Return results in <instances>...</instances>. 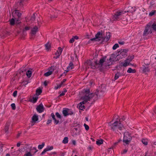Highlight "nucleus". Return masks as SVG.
Instances as JSON below:
<instances>
[{
	"label": "nucleus",
	"instance_id": "42",
	"mask_svg": "<svg viewBox=\"0 0 156 156\" xmlns=\"http://www.w3.org/2000/svg\"><path fill=\"white\" fill-rule=\"evenodd\" d=\"M30 29V27L29 26H26L23 30V32L25 33V31L29 30Z\"/></svg>",
	"mask_w": 156,
	"mask_h": 156
},
{
	"label": "nucleus",
	"instance_id": "36",
	"mask_svg": "<svg viewBox=\"0 0 156 156\" xmlns=\"http://www.w3.org/2000/svg\"><path fill=\"white\" fill-rule=\"evenodd\" d=\"M103 141L104 140L102 139L100 140H98L96 141V144L98 145H100L103 143Z\"/></svg>",
	"mask_w": 156,
	"mask_h": 156
},
{
	"label": "nucleus",
	"instance_id": "23",
	"mask_svg": "<svg viewBox=\"0 0 156 156\" xmlns=\"http://www.w3.org/2000/svg\"><path fill=\"white\" fill-rule=\"evenodd\" d=\"M134 56L133 55L129 56L128 58L126 59V61H127L129 63H130V62L132 61V60L134 58Z\"/></svg>",
	"mask_w": 156,
	"mask_h": 156
},
{
	"label": "nucleus",
	"instance_id": "31",
	"mask_svg": "<svg viewBox=\"0 0 156 156\" xmlns=\"http://www.w3.org/2000/svg\"><path fill=\"white\" fill-rule=\"evenodd\" d=\"M84 92L85 93V94L84 97H85L86 96L88 97V96H89V95H90V89H88L84 91Z\"/></svg>",
	"mask_w": 156,
	"mask_h": 156
},
{
	"label": "nucleus",
	"instance_id": "51",
	"mask_svg": "<svg viewBox=\"0 0 156 156\" xmlns=\"http://www.w3.org/2000/svg\"><path fill=\"white\" fill-rule=\"evenodd\" d=\"M11 106L12 110H15L16 109V105L14 103L12 104Z\"/></svg>",
	"mask_w": 156,
	"mask_h": 156
},
{
	"label": "nucleus",
	"instance_id": "59",
	"mask_svg": "<svg viewBox=\"0 0 156 156\" xmlns=\"http://www.w3.org/2000/svg\"><path fill=\"white\" fill-rule=\"evenodd\" d=\"M31 150H34V154H35L38 151V150L36 149V147H33V149H31Z\"/></svg>",
	"mask_w": 156,
	"mask_h": 156
},
{
	"label": "nucleus",
	"instance_id": "17",
	"mask_svg": "<svg viewBox=\"0 0 156 156\" xmlns=\"http://www.w3.org/2000/svg\"><path fill=\"white\" fill-rule=\"evenodd\" d=\"M129 9V10L127 11H126V12H130L133 13L136 10V8L135 7H129L128 8Z\"/></svg>",
	"mask_w": 156,
	"mask_h": 156
},
{
	"label": "nucleus",
	"instance_id": "20",
	"mask_svg": "<svg viewBox=\"0 0 156 156\" xmlns=\"http://www.w3.org/2000/svg\"><path fill=\"white\" fill-rule=\"evenodd\" d=\"M38 116L35 114H34L32 117V122L35 123L38 120Z\"/></svg>",
	"mask_w": 156,
	"mask_h": 156
},
{
	"label": "nucleus",
	"instance_id": "43",
	"mask_svg": "<svg viewBox=\"0 0 156 156\" xmlns=\"http://www.w3.org/2000/svg\"><path fill=\"white\" fill-rule=\"evenodd\" d=\"M55 115L57 118L59 119H61L62 117L60 114L58 112H56L55 113Z\"/></svg>",
	"mask_w": 156,
	"mask_h": 156
},
{
	"label": "nucleus",
	"instance_id": "15",
	"mask_svg": "<svg viewBox=\"0 0 156 156\" xmlns=\"http://www.w3.org/2000/svg\"><path fill=\"white\" fill-rule=\"evenodd\" d=\"M51 116L53 119L54 121V123L55 125H57L59 123V121L58 120H57L55 117V115L53 113L51 114Z\"/></svg>",
	"mask_w": 156,
	"mask_h": 156
},
{
	"label": "nucleus",
	"instance_id": "44",
	"mask_svg": "<svg viewBox=\"0 0 156 156\" xmlns=\"http://www.w3.org/2000/svg\"><path fill=\"white\" fill-rule=\"evenodd\" d=\"M119 47V45L118 44L116 43L112 47V49L114 50H115L117 48Z\"/></svg>",
	"mask_w": 156,
	"mask_h": 156
},
{
	"label": "nucleus",
	"instance_id": "28",
	"mask_svg": "<svg viewBox=\"0 0 156 156\" xmlns=\"http://www.w3.org/2000/svg\"><path fill=\"white\" fill-rule=\"evenodd\" d=\"M45 46L46 49L48 51L51 47V44L49 42H48L45 45Z\"/></svg>",
	"mask_w": 156,
	"mask_h": 156
},
{
	"label": "nucleus",
	"instance_id": "25",
	"mask_svg": "<svg viewBox=\"0 0 156 156\" xmlns=\"http://www.w3.org/2000/svg\"><path fill=\"white\" fill-rule=\"evenodd\" d=\"M42 92V90L40 88L37 89L36 91V94L37 96L40 95Z\"/></svg>",
	"mask_w": 156,
	"mask_h": 156
},
{
	"label": "nucleus",
	"instance_id": "8",
	"mask_svg": "<svg viewBox=\"0 0 156 156\" xmlns=\"http://www.w3.org/2000/svg\"><path fill=\"white\" fill-rule=\"evenodd\" d=\"M22 14L19 12L18 10H15L12 13V17L16 20L17 21H19L21 20Z\"/></svg>",
	"mask_w": 156,
	"mask_h": 156
},
{
	"label": "nucleus",
	"instance_id": "53",
	"mask_svg": "<svg viewBox=\"0 0 156 156\" xmlns=\"http://www.w3.org/2000/svg\"><path fill=\"white\" fill-rule=\"evenodd\" d=\"M62 86L60 84L59 85H57L56 86H55V90H57L58 88H60Z\"/></svg>",
	"mask_w": 156,
	"mask_h": 156
},
{
	"label": "nucleus",
	"instance_id": "18",
	"mask_svg": "<svg viewBox=\"0 0 156 156\" xmlns=\"http://www.w3.org/2000/svg\"><path fill=\"white\" fill-rule=\"evenodd\" d=\"M122 75L120 72H117L116 73H115V77L114 78V81H115L118 79L119 77L122 75Z\"/></svg>",
	"mask_w": 156,
	"mask_h": 156
},
{
	"label": "nucleus",
	"instance_id": "34",
	"mask_svg": "<svg viewBox=\"0 0 156 156\" xmlns=\"http://www.w3.org/2000/svg\"><path fill=\"white\" fill-rule=\"evenodd\" d=\"M151 27L154 30L156 31V23L155 22H154L152 24H151Z\"/></svg>",
	"mask_w": 156,
	"mask_h": 156
},
{
	"label": "nucleus",
	"instance_id": "33",
	"mask_svg": "<svg viewBox=\"0 0 156 156\" xmlns=\"http://www.w3.org/2000/svg\"><path fill=\"white\" fill-rule=\"evenodd\" d=\"M53 149V147L52 146H48L46 148H45V149L46 151H49L51 150H52Z\"/></svg>",
	"mask_w": 156,
	"mask_h": 156
},
{
	"label": "nucleus",
	"instance_id": "13",
	"mask_svg": "<svg viewBox=\"0 0 156 156\" xmlns=\"http://www.w3.org/2000/svg\"><path fill=\"white\" fill-rule=\"evenodd\" d=\"M82 99L83 101L79 103L80 104L81 106V105L86 103L88 101H89V98L87 96L83 97Z\"/></svg>",
	"mask_w": 156,
	"mask_h": 156
},
{
	"label": "nucleus",
	"instance_id": "55",
	"mask_svg": "<svg viewBox=\"0 0 156 156\" xmlns=\"http://www.w3.org/2000/svg\"><path fill=\"white\" fill-rule=\"evenodd\" d=\"M128 151V150L126 149H125L123 150L122 152H121V154H126Z\"/></svg>",
	"mask_w": 156,
	"mask_h": 156
},
{
	"label": "nucleus",
	"instance_id": "37",
	"mask_svg": "<svg viewBox=\"0 0 156 156\" xmlns=\"http://www.w3.org/2000/svg\"><path fill=\"white\" fill-rule=\"evenodd\" d=\"M142 142L143 144L145 145H147L148 144V140L146 139H142Z\"/></svg>",
	"mask_w": 156,
	"mask_h": 156
},
{
	"label": "nucleus",
	"instance_id": "45",
	"mask_svg": "<svg viewBox=\"0 0 156 156\" xmlns=\"http://www.w3.org/2000/svg\"><path fill=\"white\" fill-rule=\"evenodd\" d=\"M122 140L121 139H119L118 140V142H115L114 143L113 145L112 146V147H115Z\"/></svg>",
	"mask_w": 156,
	"mask_h": 156
},
{
	"label": "nucleus",
	"instance_id": "16",
	"mask_svg": "<svg viewBox=\"0 0 156 156\" xmlns=\"http://www.w3.org/2000/svg\"><path fill=\"white\" fill-rule=\"evenodd\" d=\"M111 36V33L110 32H107L106 37H103V38H105V41H108L110 38Z\"/></svg>",
	"mask_w": 156,
	"mask_h": 156
},
{
	"label": "nucleus",
	"instance_id": "12",
	"mask_svg": "<svg viewBox=\"0 0 156 156\" xmlns=\"http://www.w3.org/2000/svg\"><path fill=\"white\" fill-rule=\"evenodd\" d=\"M113 57L112 58V56H111L109 59H107L106 61V63L105 64V66L107 67V66H109L112 65V63L110 64V62H113Z\"/></svg>",
	"mask_w": 156,
	"mask_h": 156
},
{
	"label": "nucleus",
	"instance_id": "61",
	"mask_svg": "<svg viewBox=\"0 0 156 156\" xmlns=\"http://www.w3.org/2000/svg\"><path fill=\"white\" fill-rule=\"evenodd\" d=\"M119 118V116L118 115H115L113 116L114 119H118Z\"/></svg>",
	"mask_w": 156,
	"mask_h": 156
},
{
	"label": "nucleus",
	"instance_id": "60",
	"mask_svg": "<svg viewBox=\"0 0 156 156\" xmlns=\"http://www.w3.org/2000/svg\"><path fill=\"white\" fill-rule=\"evenodd\" d=\"M66 80V79H64L61 82V83H60V84L62 85L63 84V83L65 82Z\"/></svg>",
	"mask_w": 156,
	"mask_h": 156
},
{
	"label": "nucleus",
	"instance_id": "62",
	"mask_svg": "<svg viewBox=\"0 0 156 156\" xmlns=\"http://www.w3.org/2000/svg\"><path fill=\"white\" fill-rule=\"evenodd\" d=\"M52 122V120L51 119H48L47 120V124L48 125L50 123H51Z\"/></svg>",
	"mask_w": 156,
	"mask_h": 156
},
{
	"label": "nucleus",
	"instance_id": "27",
	"mask_svg": "<svg viewBox=\"0 0 156 156\" xmlns=\"http://www.w3.org/2000/svg\"><path fill=\"white\" fill-rule=\"evenodd\" d=\"M136 70L135 69H132L131 68H129L127 71V72L129 73H135L136 72Z\"/></svg>",
	"mask_w": 156,
	"mask_h": 156
},
{
	"label": "nucleus",
	"instance_id": "46",
	"mask_svg": "<svg viewBox=\"0 0 156 156\" xmlns=\"http://www.w3.org/2000/svg\"><path fill=\"white\" fill-rule=\"evenodd\" d=\"M54 68V66H51L48 69L49 71H52V73L55 70Z\"/></svg>",
	"mask_w": 156,
	"mask_h": 156
},
{
	"label": "nucleus",
	"instance_id": "11",
	"mask_svg": "<svg viewBox=\"0 0 156 156\" xmlns=\"http://www.w3.org/2000/svg\"><path fill=\"white\" fill-rule=\"evenodd\" d=\"M44 107L42 104H40L36 108L37 110L39 113H41L44 110Z\"/></svg>",
	"mask_w": 156,
	"mask_h": 156
},
{
	"label": "nucleus",
	"instance_id": "4",
	"mask_svg": "<svg viewBox=\"0 0 156 156\" xmlns=\"http://www.w3.org/2000/svg\"><path fill=\"white\" fill-rule=\"evenodd\" d=\"M105 38L103 37L102 33L100 31L98 32L96 34L95 37L90 39L91 41H101L100 44H102L105 41Z\"/></svg>",
	"mask_w": 156,
	"mask_h": 156
},
{
	"label": "nucleus",
	"instance_id": "49",
	"mask_svg": "<svg viewBox=\"0 0 156 156\" xmlns=\"http://www.w3.org/2000/svg\"><path fill=\"white\" fill-rule=\"evenodd\" d=\"M24 2V1L23 0H20V2H19V4L20 7H23V3Z\"/></svg>",
	"mask_w": 156,
	"mask_h": 156
},
{
	"label": "nucleus",
	"instance_id": "24",
	"mask_svg": "<svg viewBox=\"0 0 156 156\" xmlns=\"http://www.w3.org/2000/svg\"><path fill=\"white\" fill-rule=\"evenodd\" d=\"M74 68V65L73 63L71 62L69 64V66L67 68V69L70 70L73 69Z\"/></svg>",
	"mask_w": 156,
	"mask_h": 156
},
{
	"label": "nucleus",
	"instance_id": "57",
	"mask_svg": "<svg viewBox=\"0 0 156 156\" xmlns=\"http://www.w3.org/2000/svg\"><path fill=\"white\" fill-rule=\"evenodd\" d=\"M32 155L30 152H29L28 153L26 154H24L25 156H32Z\"/></svg>",
	"mask_w": 156,
	"mask_h": 156
},
{
	"label": "nucleus",
	"instance_id": "41",
	"mask_svg": "<svg viewBox=\"0 0 156 156\" xmlns=\"http://www.w3.org/2000/svg\"><path fill=\"white\" fill-rule=\"evenodd\" d=\"M45 144L44 142L42 143L41 144H39L38 146V148L39 149H42L44 146Z\"/></svg>",
	"mask_w": 156,
	"mask_h": 156
},
{
	"label": "nucleus",
	"instance_id": "38",
	"mask_svg": "<svg viewBox=\"0 0 156 156\" xmlns=\"http://www.w3.org/2000/svg\"><path fill=\"white\" fill-rule=\"evenodd\" d=\"M143 71L144 73L149 72V69L148 67L144 66L143 69Z\"/></svg>",
	"mask_w": 156,
	"mask_h": 156
},
{
	"label": "nucleus",
	"instance_id": "56",
	"mask_svg": "<svg viewBox=\"0 0 156 156\" xmlns=\"http://www.w3.org/2000/svg\"><path fill=\"white\" fill-rule=\"evenodd\" d=\"M73 37H74L73 36ZM74 41V38L73 37L70 40L69 42L70 43H72Z\"/></svg>",
	"mask_w": 156,
	"mask_h": 156
},
{
	"label": "nucleus",
	"instance_id": "52",
	"mask_svg": "<svg viewBox=\"0 0 156 156\" xmlns=\"http://www.w3.org/2000/svg\"><path fill=\"white\" fill-rule=\"evenodd\" d=\"M84 126L85 127V129L86 130H88L89 129V126L87 125L86 124L84 123Z\"/></svg>",
	"mask_w": 156,
	"mask_h": 156
},
{
	"label": "nucleus",
	"instance_id": "3",
	"mask_svg": "<svg viewBox=\"0 0 156 156\" xmlns=\"http://www.w3.org/2000/svg\"><path fill=\"white\" fill-rule=\"evenodd\" d=\"M126 13V11L123 12L121 10H118L116 12L112 17L113 21H119L121 20L120 17L122 14Z\"/></svg>",
	"mask_w": 156,
	"mask_h": 156
},
{
	"label": "nucleus",
	"instance_id": "10",
	"mask_svg": "<svg viewBox=\"0 0 156 156\" xmlns=\"http://www.w3.org/2000/svg\"><path fill=\"white\" fill-rule=\"evenodd\" d=\"M98 92H95L94 93H91L90 94V95L88 96V97L89 98V101H90V100L93 97L96 96V100H97L98 98V95L100 96L99 94V91H98L97 90Z\"/></svg>",
	"mask_w": 156,
	"mask_h": 156
},
{
	"label": "nucleus",
	"instance_id": "5",
	"mask_svg": "<svg viewBox=\"0 0 156 156\" xmlns=\"http://www.w3.org/2000/svg\"><path fill=\"white\" fill-rule=\"evenodd\" d=\"M152 23V21H150L146 26L143 34V36H147L148 34H151L152 33V30L151 29Z\"/></svg>",
	"mask_w": 156,
	"mask_h": 156
},
{
	"label": "nucleus",
	"instance_id": "14",
	"mask_svg": "<svg viewBox=\"0 0 156 156\" xmlns=\"http://www.w3.org/2000/svg\"><path fill=\"white\" fill-rule=\"evenodd\" d=\"M69 110V109L67 108H63V110L62 111V113L64 116L66 117L67 115H69L68 112Z\"/></svg>",
	"mask_w": 156,
	"mask_h": 156
},
{
	"label": "nucleus",
	"instance_id": "19",
	"mask_svg": "<svg viewBox=\"0 0 156 156\" xmlns=\"http://www.w3.org/2000/svg\"><path fill=\"white\" fill-rule=\"evenodd\" d=\"M38 31V27L37 26L34 27L31 30L32 34L35 35Z\"/></svg>",
	"mask_w": 156,
	"mask_h": 156
},
{
	"label": "nucleus",
	"instance_id": "47",
	"mask_svg": "<svg viewBox=\"0 0 156 156\" xmlns=\"http://www.w3.org/2000/svg\"><path fill=\"white\" fill-rule=\"evenodd\" d=\"M156 10H152L149 14V16H151L154 15V13L156 12Z\"/></svg>",
	"mask_w": 156,
	"mask_h": 156
},
{
	"label": "nucleus",
	"instance_id": "6",
	"mask_svg": "<svg viewBox=\"0 0 156 156\" xmlns=\"http://www.w3.org/2000/svg\"><path fill=\"white\" fill-rule=\"evenodd\" d=\"M129 50L127 49H119L115 51V56H118L119 55L120 56H121V55L122 57L121 58H122L125 57L127 56V52Z\"/></svg>",
	"mask_w": 156,
	"mask_h": 156
},
{
	"label": "nucleus",
	"instance_id": "63",
	"mask_svg": "<svg viewBox=\"0 0 156 156\" xmlns=\"http://www.w3.org/2000/svg\"><path fill=\"white\" fill-rule=\"evenodd\" d=\"M23 71H20L19 73H16L15 75V77L17 76V75H20L21 74V73H23Z\"/></svg>",
	"mask_w": 156,
	"mask_h": 156
},
{
	"label": "nucleus",
	"instance_id": "64",
	"mask_svg": "<svg viewBox=\"0 0 156 156\" xmlns=\"http://www.w3.org/2000/svg\"><path fill=\"white\" fill-rule=\"evenodd\" d=\"M47 151L45 149L41 153L40 155H43L45 152H46Z\"/></svg>",
	"mask_w": 156,
	"mask_h": 156
},
{
	"label": "nucleus",
	"instance_id": "35",
	"mask_svg": "<svg viewBox=\"0 0 156 156\" xmlns=\"http://www.w3.org/2000/svg\"><path fill=\"white\" fill-rule=\"evenodd\" d=\"M36 14V13H34L33 14V15L31 16V18L30 19V20H31V22L35 20V18H36V16H35Z\"/></svg>",
	"mask_w": 156,
	"mask_h": 156
},
{
	"label": "nucleus",
	"instance_id": "1",
	"mask_svg": "<svg viewBox=\"0 0 156 156\" xmlns=\"http://www.w3.org/2000/svg\"><path fill=\"white\" fill-rule=\"evenodd\" d=\"M106 58L107 56L103 57L100 59L98 63V62L97 60L95 61L94 63L89 60H87L86 63L89 66H90L92 69H95L102 66L104 62H105Z\"/></svg>",
	"mask_w": 156,
	"mask_h": 156
},
{
	"label": "nucleus",
	"instance_id": "54",
	"mask_svg": "<svg viewBox=\"0 0 156 156\" xmlns=\"http://www.w3.org/2000/svg\"><path fill=\"white\" fill-rule=\"evenodd\" d=\"M17 90H15L13 93V96L14 97H16L17 96Z\"/></svg>",
	"mask_w": 156,
	"mask_h": 156
},
{
	"label": "nucleus",
	"instance_id": "9",
	"mask_svg": "<svg viewBox=\"0 0 156 156\" xmlns=\"http://www.w3.org/2000/svg\"><path fill=\"white\" fill-rule=\"evenodd\" d=\"M131 63H129L128 61H126V59L124 61V62H122L120 63L119 67L120 68H121L122 67H126L128 66L129 65H131Z\"/></svg>",
	"mask_w": 156,
	"mask_h": 156
},
{
	"label": "nucleus",
	"instance_id": "58",
	"mask_svg": "<svg viewBox=\"0 0 156 156\" xmlns=\"http://www.w3.org/2000/svg\"><path fill=\"white\" fill-rule=\"evenodd\" d=\"M69 115H72L73 114V112L72 111V110H71V109H69Z\"/></svg>",
	"mask_w": 156,
	"mask_h": 156
},
{
	"label": "nucleus",
	"instance_id": "50",
	"mask_svg": "<svg viewBox=\"0 0 156 156\" xmlns=\"http://www.w3.org/2000/svg\"><path fill=\"white\" fill-rule=\"evenodd\" d=\"M63 50V48L61 47H59L58 48V52L60 53V54H61Z\"/></svg>",
	"mask_w": 156,
	"mask_h": 156
},
{
	"label": "nucleus",
	"instance_id": "29",
	"mask_svg": "<svg viewBox=\"0 0 156 156\" xmlns=\"http://www.w3.org/2000/svg\"><path fill=\"white\" fill-rule=\"evenodd\" d=\"M21 23V22H19V21H16V22L15 24V27L16 28H19L20 29H21V28H20V23Z\"/></svg>",
	"mask_w": 156,
	"mask_h": 156
},
{
	"label": "nucleus",
	"instance_id": "48",
	"mask_svg": "<svg viewBox=\"0 0 156 156\" xmlns=\"http://www.w3.org/2000/svg\"><path fill=\"white\" fill-rule=\"evenodd\" d=\"M55 55L56 56V58H58L59 57V56L61 54H60V53L58 52V51H57L55 53Z\"/></svg>",
	"mask_w": 156,
	"mask_h": 156
},
{
	"label": "nucleus",
	"instance_id": "21",
	"mask_svg": "<svg viewBox=\"0 0 156 156\" xmlns=\"http://www.w3.org/2000/svg\"><path fill=\"white\" fill-rule=\"evenodd\" d=\"M16 20H16V19L14 18H12L11 19L9 20V21L10 22V25L12 26L15 25L16 23H15V20L16 21Z\"/></svg>",
	"mask_w": 156,
	"mask_h": 156
},
{
	"label": "nucleus",
	"instance_id": "39",
	"mask_svg": "<svg viewBox=\"0 0 156 156\" xmlns=\"http://www.w3.org/2000/svg\"><path fill=\"white\" fill-rule=\"evenodd\" d=\"M68 138L67 137H65L62 141V143L64 144H67L68 143Z\"/></svg>",
	"mask_w": 156,
	"mask_h": 156
},
{
	"label": "nucleus",
	"instance_id": "32",
	"mask_svg": "<svg viewBox=\"0 0 156 156\" xmlns=\"http://www.w3.org/2000/svg\"><path fill=\"white\" fill-rule=\"evenodd\" d=\"M32 73L31 71L28 70L26 72V75L28 78H30L31 76Z\"/></svg>",
	"mask_w": 156,
	"mask_h": 156
},
{
	"label": "nucleus",
	"instance_id": "7",
	"mask_svg": "<svg viewBox=\"0 0 156 156\" xmlns=\"http://www.w3.org/2000/svg\"><path fill=\"white\" fill-rule=\"evenodd\" d=\"M131 134L129 132H126L124 133L123 142L126 144H129L132 140Z\"/></svg>",
	"mask_w": 156,
	"mask_h": 156
},
{
	"label": "nucleus",
	"instance_id": "26",
	"mask_svg": "<svg viewBox=\"0 0 156 156\" xmlns=\"http://www.w3.org/2000/svg\"><path fill=\"white\" fill-rule=\"evenodd\" d=\"M37 97H33L32 99H30V101L33 103H35L37 102Z\"/></svg>",
	"mask_w": 156,
	"mask_h": 156
},
{
	"label": "nucleus",
	"instance_id": "30",
	"mask_svg": "<svg viewBox=\"0 0 156 156\" xmlns=\"http://www.w3.org/2000/svg\"><path fill=\"white\" fill-rule=\"evenodd\" d=\"M79 106V109L81 110H83L85 108V107L83 105H81V106L80 103H79L77 105V107Z\"/></svg>",
	"mask_w": 156,
	"mask_h": 156
},
{
	"label": "nucleus",
	"instance_id": "40",
	"mask_svg": "<svg viewBox=\"0 0 156 156\" xmlns=\"http://www.w3.org/2000/svg\"><path fill=\"white\" fill-rule=\"evenodd\" d=\"M52 73V71H49L45 73L44 75L45 76H48L50 75Z\"/></svg>",
	"mask_w": 156,
	"mask_h": 156
},
{
	"label": "nucleus",
	"instance_id": "2",
	"mask_svg": "<svg viewBox=\"0 0 156 156\" xmlns=\"http://www.w3.org/2000/svg\"><path fill=\"white\" fill-rule=\"evenodd\" d=\"M110 126H111V129L113 131L117 130L118 131V130H121L123 127V125L121 124L120 119H119V121H115L114 123L110 125Z\"/></svg>",
	"mask_w": 156,
	"mask_h": 156
},
{
	"label": "nucleus",
	"instance_id": "22",
	"mask_svg": "<svg viewBox=\"0 0 156 156\" xmlns=\"http://www.w3.org/2000/svg\"><path fill=\"white\" fill-rule=\"evenodd\" d=\"M10 126V123H6L5 126V127L4 128V130L5 132L6 133H8V131L9 129V127Z\"/></svg>",
	"mask_w": 156,
	"mask_h": 156
}]
</instances>
